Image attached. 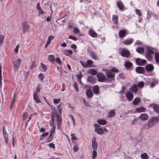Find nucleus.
I'll return each instance as SVG.
<instances>
[{"label": "nucleus", "mask_w": 159, "mask_h": 159, "mask_svg": "<svg viewBox=\"0 0 159 159\" xmlns=\"http://www.w3.org/2000/svg\"><path fill=\"white\" fill-rule=\"evenodd\" d=\"M48 59L50 61H52L55 60V56L53 55H50L48 56Z\"/></svg>", "instance_id": "41"}, {"label": "nucleus", "mask_w": 159, "mask_h": 159, "mask_svg": "<svg viewBox=\"0 0 159 159\" xmlns=\"http://www.w3.org/2000/svg\"><path fill=\"white\" fill-rule=\"evenodd\" d=\"M69 39H72L74 41H76L77 39L75 37H73L71 35H70L69 37Z\"/></svg>", "instance_id": "61"}, {"label": "nucleus", "mask_w": 159, "mask_h": 159, "mask_svg": "<svg viewBox=\"0 0 159 159\" xmlns=\"http://www.w3.org/2000/svg\"><path fill=\"white\" fill-rule=\"evenodd\" d=\"M41 66L43 70L44 71H45L47 70V67L45 65H44L42 63H41Z\"/></svg>", "instance_id": "56"}, {"label": "nucleus", "mask_w": 159, "mask_h": 159, "mask_svg": "<svg viewBox=\"0 0 159 159\" xmlns=\"http://www.w3.org/2000/svg\"><path fill=\"white\" fill-rule=\"evenodd\" d=\"M135 11L136 13L139 16H141L142 15V13L140 11L139 9H136L135 10Z\"/></svg>", "instance_id": "57"}, {"label": "nucleus", "mask_w": 159, "mask_h": 159, "mask_svg": "<svg viewBox=\"0 0 159 159\" xmlns=\"http://www.w3.org/2000/svg\"><path fill=\"white\" fill-rule=\"evenodd\" d=\"M56 61L57 63L59 65H61V59L59 57H57L56 59Z\"/></svg>", "instance_id": "53"}, {"label": "nucleus", "mask_w": 159, "mask_h": 159, "mask_svg": "<svg viewBox=\"0 0 159 159\" xmlns=\"http://www.w3.org/2000/svg\"><path fill=\"white\" fill-rule=\"evenodd\" d=\"M39 77L41 80H43L44 77L43 75L42 74H40L39 75Z\"/></svg>", "instance_id": "63"}, {"label": "nucleus", "mask_w": 159, "mask_h": 159, "mask_svg": "<svg viewBox=\"0 0 159 159\" xmlns=\"http://www.w3.org/2000/svg\"><path fill=\"white\" fill-rule=\"evenodd\" d=\"M92 148L93 150H96L97 148V143L96 142L95 138L94 137L92 139Z\"/></svg>", "instance_id": "16"}, {"label": "nucleus", "mask_w": 159, "mask_h": 159, "mask_svg": "<svg viewBox=\"0 0 159 159\" xmlns=\"http://www.w3.org/2000/svg\"><path fill=\"white\" fill-rule=\"evenodd\" d=\"M148 116L146 113H144L141 114L139 116V119L143 121H145L148 119Z\"/></svg>", "instance_id": "11"}, {"label": "nucleus", "mask_w": 159, "mask_h": 159, "mask_svg": "<svg viewBox=\"0 0 159 159\" xmlns=\"http://www.w3.org/2000/svg\"><path fill=\"white\" fill-rule=\"evenodd\" d=\"M145 48L147 50V52H146L151 54H153L155 52L156 53V52L157 51L156 48H154L150 46H146Z\"/></svg>", "instance_id": "6"}, {"label": "nucleus", "mask_w": 159, "mask_h": 159, "mask_svg": "<svg viewBox=\"0 0 159 159\" xmlns=\"http://www.w3.org/2000/svg\"><path fill=\"white\" fill-rule=\"evenodd\" d=\"M117 7L120 9H123L124 8V6L123 3L121 1H119L116 3Z\"/></svg>", "instance_id": "28"}, {"label": "nucleus", "mask_w": 159, "mask_h": 159, "mask_svg": "<svg viewBox=\"0 0 159 159\" xmlns=\"http://www.w3.org/2000/svg\"><path fill=\"white\" fill-rule=\"evenodd\" d=\"M145 68L146 70L148 72H151L154 69L153 66L151 64H149L147 65Z\"/></svg>", "instance_id": "17"}, {"label": "nucleus", "mask_w": 159, "mask_h": 159, "mask_svg": "<svg viewBox=\"0 0 159 159\" xmlns=\"http://www.w3.org/2000/svg\"><path fill=\"white\" fill-rule=\"evenodd\" d=\"M118 16L113 15L112 16V21L114 24L117 25L118 24Z\"/></svg>", "instance_id": "21"}, {"label": "nucleus", "mask_w": 159, "mask_h": 159, "mask_svg": "<svg viewBox=\"0 0 159 159\" xmlns=\"http://www.w3.org/2000/svg\"><path fill=\"white\" fill-rule=\"evenodd\" d=\"M34 101L37 103H40L41 102V101L39 98L38 95L36 93H34Z\"/></svg>", "instance_id": "19"}, {"label": "nucleus", "mask_w": 159, "mask_h": 159, "mask_svg": "<svg viewBox=\"0 0 159 159\" xmlns=\"http://www.w3.org/2000/svg\"><path fill=\"white\" fill-rule=\"evenodd\" d=\"M64 54L66 56H68L69 55H71L73 53L72 51L71 50H65L63 51Z\"/></svg>", "instance_id": "32"}, {"label": "nucleus", "mask_w": 159, "mask_h": 159, "mask_svg": "<svg viewBox=\"0 0 159 159\" xmlns=\"http://www.w3.org/2000/svg\"><path fill=\"white\" fill-rule=\"evenodd\" d=\"M110 70L114 72L118 73L119 72V70L115 68H112Z\"/></svg>", "instance_id": "55"}, {"label": "nucleus", "mask_w": 159, "mask_h": 159, "mask_svg": "<svg viewBox=\"0 0 159 159\" xmlns=\"http://www.w3.org/2000/svg\"><path fill=\"white\" fill-rule=\"evenodd\" d=\"M3 137L4 139V141H5V143L6 144L7 143H8V136H3Z\"/></svg>", "instance_id": "60"}, {"label": "nucleus", "mask_w": 159, "mask_h": 159, "mask_svg": "<svg viewBox=\"0 0 159 159\" xmlns=\"http://www.w3.org/2000/svg\"><path fill=\"white\" fill-rule=\"evenodd\" d=\"M93 92L95 94H98L99 91V88L98 85L94 86L93 88Z\"/></svg>", "instance_id": "22"}, {"label": "nucleus", "mask_w": 159, "mask_h": 159, "mask_svg": "<svg viewBox=\"0 0 159 159\" xmlns=\"http://www.w3.org/2000/svg\"><path fill=\"white\" fill-rule=\"evenodd\" d=\"M89 33L92 38H95L97 37V33L93 30L91 29L89 30Z\"/></svg>", "instance_id": "14"}, {"label": "nucleus", "mask_w": 159, "mask_h": 159, "mask_svg": "<svg viewBox=\"0 0 159 159\" xmlns=\"http://www.w3.org/2000/svg\"><path fill=\"white\" fill-rule=\"evenodd\" d=\"M134 39L132 38L129 39H125L123 42L124 44L128 45L131 44L133 41Z\"/></svg>", "instance_id": "15"}, {"label": "nucleus", "mask_w": 159, "mask_h": 159, "mask_svg": "<svg viewBox=\"0 0 159 159\" xmlns=\"http://www.w3.org/2000/svg\"><path fill=\"white\" fill-rule=\"evenodd\" d=\"M141 157L142 159H149V156L146 153L144 152L141 154Z\"/></svg>", "instance_id": "30"}, {"label": "nucleus", "mask_w": 159, "mask_h": 159, "mask_svg": "<svg viewBox=\"0 0 159 159\" xmlns=\"http://www.w3.org/2000/svg\"><path fill=\"white\" fill-rule=\"evenodd\" d=\"M93 156L92 159H95V158L97 157V152L95 150H93L92 152Z\"/></svg>", "instance_id": "43"}, {"label": "nucleus", "mask_w": 159, "mask_h": 159, "mask_svg": "<svg viewBox=\"0 0 159 159\" xmlns=\"http://www.w3.org/2000/svg\"><path fill=\"white\" fill-rule=\"evenodd\" d=\"M156 120L155 116L152 117L150 118L148 121L147 126L148 128H150L155 125L156 123Z\"/></svg>", "instance_id": "2"}, {"label": "nucleus", "mask_w": 159, "mask_h": 159, "mask_svg": "<svg viewBox=\"0 0 159 159\" xmlns=\"http://www.w3.org/2000/svg\"><path fill=\"white\" fill-rule=\"evenodd\" d=\"M152 106L154 111L157 113H159V106L155 104L152 105Z\"/></svg>", "instance_id": "27"}, {"label": "nucleus", "mask_w": 159, "mask_h": 159, "mask_svg": "<svg viewBox=\"0 0 159 159\" xmlns=\"http://www.w3.org/2000/svg\"><path fill=\"white\" fill-rule=\"evenodd\" d=\"M155 58L156 62L157 63H159V53L158 52H156L155 55Z\"/></svg>", "instance_id": "37"}, {"label": "nucleus", "mask_w": 159, "mask_h": 159, "mask_svg": "<svg viewBox=\"0 0 159 159\" xmlns=\"http://www.w3.org/2000/svg\"><path fill=\"white\" fill-rule=\"evenodd\" d=\"M71 140L72 142H74L78 139L77 137L75 136V134H71Z\"/></svg>", "instance_id": "40"}, {"label": "nucleus", "mask_w": 159, "mask_h": 159, "mask_svg": "<svg viewBox=\"0 0 159 159\" xmlns=\"http://www.w3.org/2000/svg\"><path fill=\"white\" fill-rule=\"evenodd\" d=\"M129 90L134 93H136L138 91V88L136 84H134L129 88Z\"/></svg>", "instance_id": "13"}, {"label": "nucleus", "mask_w": 159, "mask_h": 159, "mask_svg": "<svg viewBox=\"0 0 159 159\" xmlns=\"http://www.w3.org/2000/svg\"><path fill=\"white\" fill-rule=\"evenodd\" d=\"M21 61V59H19L13 61L14 70L15 71L18 70L19 68L20 67Z\"/></svg>", "instance_id": "3"}, {"label": "nucleus", "mask_w": 159, "mask_h": 159, "mask_svg": "<svg viewBox=\"0 0 159 159\" xmlns=\"http://www.w3.org/2000/svg\"><path fill=\"white\" fill-rule=\"evenodd\" d=\"M73 32L75 34H78L80 33V30L78 28L75 27L74 29Z\"/></svg>", "instance_id": "49"}, {"label": "nucleus", "mask_w": 159, "mask_h": 159, "mask_svg": "<svg viewBox=\"0 0 159 159\" xmlns=\"http://www.w3.org/2000/svg\"><path fill=\"white\" fill-rule=\"evenodd\" d=\"M136 51L139 53H143L144 52V48L143 47L137 48Z\"/></svg>", "instance_id": "39"}, {"label": "nucleus", "mask_w": 159, "mask_h": 159, "mask_svg": "<svg viewBox=\"0 0 159 159\" xmlns=\"http://www.w3.org/2000/svg\"><path fill=\"white\" fill-rule=\"evenodd\" d=\"M82 75L81 73H80L79 74L77 75V78L79 79H81V78L82 77Z\"/></svg>", "instance_id": "64"}, {"label": "nucleus", "mask_w": 159, "mask_h": 159, "mask_svg": "<svg viewBox=\"0 0 159 159\" xmlns=\"http://www.w3.org/2000/svg\"><path fill=\"white\" fill-rule=\"evenodd\" d=\"M90 55L93 59L95 60H97L98 58V57L97 56L95 53L93 51L90 52Z\"/></svg>", "instance_id": "34"}, {"label": "nucleus", "mask_w": 159, "mask_h": 159, "mask_svg": "<svg viewBox=\"0 0 159 159\" xmlns=\"http://www.w3.org/2000/svg\"><path fill=\"white\" fill-rule=\"evenodd\" d=\"M97 77L98 78V80L99 82H103L106 81V76L102 73H98L97 75Z\"/></svg>", "instance_id": "4"}, {"label": "nucleus", "mask_w": 159, "mask_h": 159, "mask_svg": "<svg viewBox=\"0 0 159 159\" xmlns=\"http://www.w3.org/2000/svg\"><path fill=\"white\" fill-rule=\"evenodd\" d=\"M19 47V44H18L16 45V48L14 49L15 52L16 53H17L18 52V49Z\"/></svg>", "instance_id": "58"}, {"label": "nucleus", "mask_w": 159, "mask_h": 159, "mask_svg": "<svg viewBox=\"0 0 159 159\" xmlns=\"http://www.w3.org/2000/svg\"><path fill=\"white\" fill-rule=\"evenodd\" d=\"M145 110L146 108L143 107L137 108L136 109V111L138 112H143L145 111Z\"/></svg>", "instance_id": "31"}, {"label": "nucleus", "mask_w": 159, "mask_h": 159, "mask_svg": "<svg viewBox=\"0 0 159 159\" xmlns=\"http://www.w3.org/2000/svg\"><path fill=\"white\" fill-rule=\"evenodd\" d=\"M106 75L108 78L111 79L112 80L114 79L115 75L112 73L110 70L109 71H107V72H106Z\"/></svg>", "instance_id": "10"}, {"label": "nucleus", "mask_w": 159, "mask_h": 159, "mask_svg": "<svg viewBox=\"0 0 159 159\" xmlns=\"http://www.w3.org/2000/svg\"><path fill=\"white\" fill-rule=\"evenodd\" d=\"M135 61L136 64L138 65L143 66L144 64L146 62L145 60L141 59L140 58H137L136 59Z\"/></svg>", "instance_id": "7"}, {"label": "nucleus", "mask_w": 159, "mask_h": 159, "mask_svg": "<svg viewBox=\"0 0 159 159\" xmlns=\"http://www.w3.org/2000/svg\"><path fill=\"white\" fill-rule=\"evenodd\" d=\"M79 149L77 145H75L74 147V152H76Z\"/></svg>", "instance_id": "62"}, {"label": "nucleus", "mask_w": 159, "mask_h": 159, "mask_svg": "<svg viewBox=\"0 0 159 159\" xmlns=\"http://www.w3.org/2000/svg\"><path fill=\"white\" fill-rule=\"evenodd\" d=\"M97 122L99 125H104L107 124V121L102 119L98 120Z\"/></svg>", "instance_id": "29"}, {"label": "nucleus", "mask_w": 159, "mask_h": 159, "mask_svg": "<svg viewBox=\"0 0 159 159\" xmlns=\"http://www.w3.org/2000/svg\"><path fill=\"white\" fill-rule=\"evenodd\" d=\"M57 109L58 111L59 114H61V112L62 107L61 104L57 106Z\"/></svg>", "instance_id": "48"}, {"label": "nucleus", "mask_w": 159, "mask_h": 159, "mask_svg": "<svg viewBox=\"0 0 159 159\" xmlns=\"http://www.w3.org/2000/svg\"><path fill=\"white\" fill-rule=\"evenodd\" d=\"M126 31L124 30H120L119 33V37L120 38L124 37L126 34Z\"/></svg>", "instance_id": "18"}, {"label": "nucleus", "mask_w": 159, "mask_h": 159, "mask_svg": "<svg viewBox=\"0 0 159 159\" xmlns=\"http://www.w3.org/2000/svg\"><path fill=\"white\" fill-rule=\"evenodd\" d=\"M127 100L129 101H131L133 99L134 95L130 91L127 92L125 95Z\"/></svg>", "instance_id": "9"}, {"label": "nucleus", "mask_w": 159, "mask_h": 159, "mask_svg": "<svg viewBox=\"0 0 159 159\" xmlns=\"http://www.w3.org/2000/svg\"><path fill=\"white\" fill-rule=\"evenodd\" d=\"M125 66L126 69L130 68L132 66V64L130 61H127L125 62Z\"/></svg>", "instance_id": "26"}, {"label": "nucleus", "mask_w": 159, "mask_h": 159, "mask_svg": "<svg viewBox=\"0 0 159 159\" xmlns=\"http://www.w3.org/2000/svg\"><path fill=\"white\" fill-rule=\"evenodd\" d=\"M69 116L71 119L73 124V125L74 126L75 125V119L74 116L71 114H70L69 115Z\"/></svg>", "instance_id": "45"}, {"label": "nucleus", "mask_w": 159, "mask_h": 159, "mask_svg": "<svg viewBox=\"0 0 159 159\" xmlns=\"http://www.w3.org/2000/svg\"><path fill=\"white\" fill-rule=\"evenodd\" d=\"M135 70L136 72L139 74H143L145 72L144 68L141 66H139L136 68Z\"/></svg>", "instance_id": "12"}, {"label": "nucleus", "mask_w": 159, "mask_h": 159, "mask_svg": "<svg viewBox=\"0 0 159 159\" xmlns=\"http://www.w3.org/2000/svg\"><path fill=\"white\" fill-rule=\"evenodd\" d=\"M54 38V37L52 35L49 36L48 39L47 41L51 43V41Z\"/></svg>", "instance_id": "47"}, {"label": "nucleus", "mask_w": 159, "mask_h": 159, "mask_svg": "<svg viewBox=\"0 0 159 159\" xmlns=\"http://www.w3.org/2000/svg\"><path fill=\"white\" fill-rule=\"evenodd\" d=\"M116 113L114 110H111L108 113V117H112L115 115Z\"/></svg>", "instance_id": "35"}, {"label": "nucleus", "mask_w": 159, "mask_h": 159, "mask_svg": "<svg viewBox=\"0 0 159 159\" xmlns=\"http://www.w3.org/2000/svg\"><path fill=\"white\" fill-rule=\"evenodd\" d=\"M60 99H53L54 103L55 104H58L60 102Z\"/></svg>", "instance_id": "54"}, {"label": "nucleus", "mask_w": 159, "mask_h": 159, "mask_svg": "<svg viewBox=\"0 0 159 159\" xmlns=\"http://www.w3.org/2000/svg\"><path fill=\"white\" fill-rule=\"evenodd\" d=\"M140 101L139 98L138 97L135 98L133 101V103L134 105H137Z\"/></svg>", "instance_id": "33"}, {"label": "nucleus", "mask_w": 159, "mask_h": 159, "mask_svg": "<svg viewBox=\"0 0 159 159\" xmlns=\"http://www.w3.org/2000/svg\"><path fill=\"white\" fill-rule=\"evenodd\" d=\"M95 131L97 132L98 134L100 135H102L104 133V131L103 129L100 128L95 129Z\"/></svg>", "instance_id": "25"}, {"label": "nucleus", "mask_w": 159, "mask_h": 159, "mask_svg": "<svg viewBox=\"0 0 159 159\" xmlns=\"http://www.w3.org/2000/svg\"><path fill=\"white\" fill-rule=\"evenodd\" d=\"M4 38V35L0 34V44L3 43Z\"/></svg>", "instance_id": "50"}, {"label": "nucleus", "mask_w": 159, "mask_h": 159, "mask_svg": "<svg viewBox=\"0 0 159 159\" xmlns=\"http://www.w3.org/2000/svg\"><path fill=\"white\" fill-rule=\"evenodd\" d=\"M87 80L88 82L91 83H93L95 81V79L94 77L92 76H88Z\"/></svg>", "instance_id": "36"}, {"label": "nucleus", "mask_w": 159, "mask_h": 159, "mask_svg": "<svg viewBox=\"0 0 159 159\" xmlns=\"http://www.w3.org/2000/svg\"><path fill=\"white\" fill-rule=\"evenodd\" d=\"M52 119L53 120L52 123L53 127L51 130L50 133V137L49 138V142L51 141L52 140L53 137V136L52 134L54 133L55 129V127L53 126V118H52Z\"/></svg>", "instance_id": "8"}, {"label": "nucleus", "mask_w": 159, "mask_h": 159, "mask_svg": "<svg viewBox=\"0 0 159 159\" xmlns=\"http://www.w3.org/2000/svg\"><path fill=\"white\" fill-rule=\"evenodd\" d=\"M120 55L123 57L128 58L130 55V52L128 50L123 49L121 52Z\"/></svg>", "instance_id": "5"}, {"label": "nucleus", "mask_w": 159, "mask_h": 159, "mask_svg": "<svg viewBox=\"0 0 159 159\" xmlns=\"http://www.w3.org/2000/svg\"><path fill=\"white\" fill-rule=\"evenodd\" d=\"M125 87L124 86H123L122 87V90H121L120 92H119V93H120V94H123L124 93V91L125 90Z\"/></svg>", "instance_id": "59"}, {"label": "nucleus", "mask_w": 159, "mask_h": 159, "mask_svg": "<svg viewBox=\"0 0 159 159\" xmlns=\"http://www.w3.org/2000/svg\"><path fill=\"white\" fill-rule=\"evenodd\" d=\"M86 94L89 98H91L93 96V93L92 91L90 89H88L86 91Z\"/></svg>", "instance_id": "24"}, {"label": "nucleus", "mask_w": 159, "mask_h": 159, "mask_svg": "<svg viewBox=\"0 0 159 159\" xmlns=\"http://www.w3.org/2000/svg\"><path fill=\"white\" fill-rule=\"evenodd\" d=\"M80 63L82 65L83 67L85 68H88V66H87V65L86 64V63L85 62H83L82 61H80Z\"/></svg>", "instance_id": "52"}, {"label": "nucleus", "mask_w": 159, "mask_h": 159, "mask_svg": "<svg viewBox=\"0 0 159 159\" xmlns=\"http://www.w3.org/2000/svg\"><path fill=\"white\" fill-rule=\"evenodd\" d=\"M151 53L146 52L145 54V56L146 58L148 61H151L152 58V56Z\"/></svg>", "instance_id": "20"}, {"label": "nucleus", "mask_w": 159, "mask_h": 159, "mask_svg": "<svg viewBox=\"0 0 159 159\" xmlns=\"http://www.w3.org/2000/svg\"><path fill=\"white\" fill-rule=\"evenodd\" d=\"M30 26L28 25L27 21H25L22 24V28L23 29V33L24 34L30 31Z\"/></svg>", "instance_id": "1"}, {"label": "nucleus", "mask_w": 159, "mask_h": 159, "mask_svg": "<svg viewBox=\"0 0 159 159\" xmlns=\"http://www.w3.org/2000/svg\"><path fill=\"white\" fill-rule=\"evenodd\" d=\"M88 73L92 75H95L97 74V72L95 69H91L88 70Z\"/></svg>", "instance_id": "23"}, {"label": "nucleus", "mask_w": 159, "mask_h": 159, "mask_svg": "<svg viewBox=\"0 0 159 159\" xmlns=\"http://www.w3.org/2000/svg\"><path fill=\"white\" fill-rule=\"evenodd\" d=\"M56 117L58 125H60L61 121V116L58 115H57Z\"/></svg>", "instance_id": "38"}, {"label": "nucleus", "mask_w": 159, "mask_h": 159, "mask_svg": "<svg viewBox=\"0 0 159 159\" xmlns=\"http://www.w3.org/2000/svg\"><path fill=\"white\" fill-rule=\"evenodd\" d=\"M93 64V61L91 60H88L87 61L86 64L87 65L88 67L89 66H91V65H92Z\"/></svg>", "instance_id": "44"}, {"label": "nucleus", "mask_w": 159, "mask_h": 159, "mask_svg": "<svg viewBox=\"0 0 159 159\" xmlns=\"http://www.w3.org/2000/svg\"><path fill=\"white\" fill-rule=\"evenodd\" d=\"M145 83L143 81H140L138 83V85L139 87L142 88L143 87Z\"/></svg>", "instance_id": "42"}, {"label": "nucleus", "mask_w": 159, "mask_h": 159, "mask_svg": "<svg viewBox=\"0 0 159 159\" xmlns=\"http://www.w3.org/2000/svg\"><path fill=\"white\" fill-rule=\"evenodd\" d=\"M28 114L27 112L24 113L23 115V119L24 120H26L27 118Z\"/></svg>", "instance_id": "51"}, {"label": "nucleus", "mask_w": 159, "mask_h": 159, "mask_svg": "<svg viewBox=\"0 0 159 159\" xmlns=\"http://www.w3.org/2000/svg\"><path fill=\"white\" fill-rule=\"evenodd\" d=\"M73 86H74L75 89L78 92L79 91L78 87L77 85V84L76 82H75L74 84H73Z\"/></svg>", "instance_id": "46"}]
</instances>
